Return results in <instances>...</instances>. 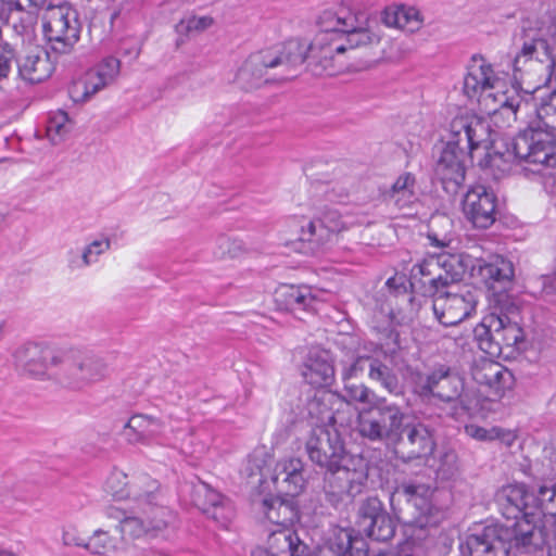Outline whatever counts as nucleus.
<instances>
[{"label":"nucleus","mask_w":556,"mask_h":556,"mask_svg":"<svg viewBox=\"0 0 556 556\" xmlns=\"http://www.w3.org/2000/svg\"><path fill=\"white\" fill-rule=\"evenodd\" d=\"M320 31L307 46V68L313 75H337L344 68V53L350 49L376 46L382 37L376 16L343 1L336 10L319 16Z\"/></svg>","instance_id":"obj_1"},{"label":"nucleus","mask_w":556,"mask_h":556,"mask_svg":"<svg viewBox=\"0 0 556 556\" xmlns=\"http://www.w3.org/2000/svg\"><path fill=\"white\" fill-rule=\"evenodd\" d=\"M305 451L312 463L325 469L324 492L333 506L363 492L368 480V463L345 450L336 429L312 427L305 440Z\"/></svg>","instance_id":"obj_2"},{"label":"nucleus","mask_w":556,"mask_h":556,"mask_svg":"<svg viewBox=\"0 0 556 556\" xmlns=\"http://www.w3.org/2000/svg\"><path fill=\"white\" fill-rule=\"evenodd\" d=\"M354 181L350 177H336L329 181L316 180L312 184V205L314 216L300 228L298 241L306 253L315 254L327 248L333 238L348 230L351 225L349 216L341 215L329 203H342L351 194Z\"/></svg>","instance_id":"obj_3"},{"label":"nucleus","mask_w":556,"mask_h":556,"mask_svg":"<svg viewBox=\"0 0 556 556\" xmlns=\"http://www.w3.org/2000/svg\"><path fill=\"white\" fill-rule=\"evenodd\" d=\"M329 549L337 556H368V543L353 530L339 529L329 540ZM251 556H320L300 539L292 527L271 528L266 546L256 547Z\"/></svg>","instance_id":"obj_4"},{"label":"nucleus","mask_w":556,"mask_h":556,"mask_svg":"<svg viewBox=\"0 0 556 556\" xmlns=\"http://www.w3.org/2000/svg\"><path fill=\"white\" fill-rule=\"evenodd\" d=\"M515 161L527 162L536 166H556V146L551 144V137L543 131L525 129L513 140L510 148L493 152L488 151L480 166L490 169L495 179L508 174Z\"/></svg>","instance_id":"obj_5"},{"label":"nucleus","mask_w":556,"mask_h":556,"mask_svg":"<svg viewBox=\"0 0 556 556\" xmlns=\"http://www.w3.org/2000/svg\"><path fill=\"white\" fill-rule=\"evenodd\" d=\"M307 46L299 40H289L278 53L265 51L249 56L238 73V80L247 89L261 87L271 80L268 70L280 68L279 79L285 80L307 62Z\"/></svg>","instance_id":"obj_6"},{"label":"nucleus","mask_w":556,"mask_h":556,"mask_svg":"<svg viewBox=\"0 0 556 556\" xmlns=\"http://www.w3.org/2000/svg\"><path fill=\"white\" fill-rule=\"evenodd\" d=\"M494 101L498 106L493 110L494 117L507 115L508 118L516 122L518 113L533 108L539 119L536 127H528L535 131H543L549 135L551 144L554 143V131H556V91H549L548 88L539 86L533 91H525L521 94L514 89L511 94L502 93L494 96Z\"/></svg>","instance_id":"obj_7"},{"label":"nucleus","mask_w":556,"mask_h":556,"mask_svg":"<svg viewBox=\"0 0 556 556\" xmlns=\"http://www.w3.org/2000/svg\"><path fill=\"white\" fill-rule=\"evenodd\" d=\"M408 420L404 404L378 397L372 406L363 408L356 418V432L370 442L394 443Z\"/></svg>","instance_id":"obj_8"},{"label":"nucleus","mask_w":556,"mask_h":556,"mask_svg":"<svg viewBox=\"0 0 556 556\" xmlns=\"http://www.w3.org/2000/svg\"><path fill=\"white\" fill-rule=\"evenodd\" d=\"M415 393L422 400L435 397L451 405L453 414L469 409L468 395L465 392L463 377L450 367L441 365L426 376H419L415 383Z\"/></svg>","instance_id":"obj_9"},{"label":"nucleus","mask_w":556,"mask_h":556,"mask_svg":"<svg viewBox=\"0 0 556 556\" xmlns=\"http://www.w3.org/2000/svg\"><path fill=\"white\" fill-rule=\"evenodd\" d=\"M56 382L72 391H84L103 381L109 374L105 359L92 353H62Z\"/></svg>","instance_id":"obj_10"},{"label":"nucleus","mask_w":556,"mask_h":556,"mask_svg":"<svg viewBox=\"0 0 556 556\" xmlns=\"http://www.w3.org/2000/svg\"><path fill=\"white\" fill-rule=\"evenodd\" d=\"M475 340L479 349L491 357L511 353L513 349L523 340V331L517 321L506 314L490 313L473 329Z\"/></svg>","instance_id":"obj_11"},{"label":"nucleus","mask_w":556,"mask_h":556,"mask_svg":"<svg viewBox=\"0 0 556 556\" xmlns=\"http://www.w3.org/2000/svg\"><path fill=\"white\" fill-rule=\"evenodd\" d=\"M390 505L397 520L409 526L426 528L432 523L430 488L403 482L390 495Z\"/></svg>","instance_id":"obj_12"},{"label":"nucleus","mask_w":556,"mask_h":556,"mask_svg":"<svg viewBox=\"0 0 556 556\" xmlns=\"http://www.w3.org/2000/svg\"><path fill=\"white\" fill-rule=\"evenodd\" d=\"M43 31L55 52L70 53L80 37L79 13L68 4L49 7L43 16Z\"/></svg>","instance_id":"obj_13"},{"label":"nucleus","mask_w":556,"mask_h":556,"mask_svg":"<svg viewBox=\"0 0 556 556\" xmlns=\"http://www.w3.org/2000/svg\"><path fill=\"white\" fill-rule=\"evenodd\" d=\"M168 517L170 511L165 506H160L156 511L141 509L139 515L128 514L116 526L125 549L159 536L167 528Z\"/></svg>","instance_id":"obj_14"},{"label":"nucleus","mask_w":556,"mask_h":556,"mask_svg":"<svg viewBox=\"0 0 556 556\" xmlns=\"http://www.w3.org/2000/svg\"><path fill=\"white\" fill-rule=\"evenodd\" d=\"M478 303L475 291L463 288L458 291L437 292L433 294L432 309L437 320L445 326H455L470 317Z\"/></svg>","instance_id":"obj_15"},{"label":"nucleus","mask_w":556,"mask_h":556,"mask_svg":"<svg viewBox=\"0 0 556 556\" xmlns=\"http://www.w3.org/2000/svg\"><path fill=\"white\" fill-rule=\"evenodd\" d=\"M468 153L464 147L447 141L434 166V175L442 188L450 195H455L462 188L466 177L465 162Z\"/></svg>","instance_id":"obj_16"},{"label":"nucleus","mask_w":556,"mask_h":556,"mask_svg":"<svg viewBox=\"0 0 556 556\" xmlns=\"http://www.w3.org/2000/svg\"><path fill=\"white\" fill-rule=\"evenodd\" d=\"M405 430L393 443L396 455L404 460L424 458L435 447L433 428L424 421L406 422Z\"/></svg>","instance_id":"obj_17"},{"label":"nucleus","mask_w":556,"mask_h":556,"mask_svg":"<svg viewBox=\"0 0 556 556\" xmlns=\"http://www.w3.org/2000/svg\"><path fill=\"white\" fill-rule=\"evenodd\" d=\"M61 355L43 344L27 342L15 350L13 357L16 368L23 375L40 378L50 367L60 366Z\"/></svg>","instance_id":"obj_18"},{"label":"nucleus","mask_w":556,"mask_h":556,"mask_svg":"<svg viewBox=\"0 0 556 556\" xmlns=\"http://www.w3.org/2000/svg\"><path fill=\"white\" fill-rule=\"evenodd\" d=\"M509 530L501 526H486L466 536L460 545L468 556H506L509 554Z\"/></svg>","instance_id":"obj_19"},{"label":"nucleus","mask_w":556,"mask_h":556,"mask_svg":"<svg viewBox=\"0 0 556 556\" xmlns=\"http://www.w3.org/2000/svg\"><path fill=\"white\" fill-rule=\"evenodd\" d=\"M452 143L464 147V151L471 153L482 147L490 150L493 140L491 138L490 125L486 121L479 117H456L451 123Z\"/></svg>","instance_id":"obj_20"},{"label":"nucleus","mask_w":556,"mask_h":556,"mask_svg":"<svg viewBox=\"0 0 556 556\" xmlns=\"http://www.w3.org/2000/svg\"><path fill=\"white\" fill-rule=\"evenodd\" d=\"M119 73V61L115 58L104 59L96 70L88 72L84 78L74 81L70 97L74 102H84L98 91L112 84Z\"/></svg>","instance_id":"obj_21"},{"label":"nucleus","mask_w":556,"mask_h":556,"mask_svg":"<svg viewBox=\"0 0 556 556\" xmlns=\"http://www.w3.org/2000/svg\"><path fill=\"white\" fill-rule=\"evenodd\" d=\"M463 211L475 227L485 229L495 222L496 197L482 185L471 187L464 197Z\"/></svg>","instance_id":"obj_22"},{"label":"nucleus","mask_w":556,"mask_h":556,"mask_svg":"<svg viewBox=\"0 0 556 556\" xmlns=\"http://www.w3.org/2000/svg\"><path fill=\"white\" fill-rule=\"evenodd\" d=\"M533 513H523L516 519L513 528L506 527L509 530V553L513 549L530 553L549 543L548 534L533 521Z\"/></svg>","instance_id":"obj_23"},{"label":"nucleus","mask_w":556,"mask_h":556,"mask_svg":"<svg viewBox=\"0 0 556 556\" xmlns=\"http://www.w3.org/2000/svg\"><path fill=\"white\" fill-rule=\"evenodd\" d=\"M472 379L485 388L488 396L501 397L511 380L510 371L497 362L481 357L471 367Z\"/></svg>","instance_id":"obj_24"},{"label":"nucleus","mask_w":556,"mask_h":556,"mask_svg":"<svg viewBox=\"0 0 556 556\" xmlns=\"http://www.w3.org/2000/svg\"><path fill=\"white\" fill-rule=\"evenodd\" d=\"M500 79L496 77L493 67L481 55H473L464 78V92L469 99L479 100L488 92V98L493 97L489 91L496 88Z\"/></svg>","instance_id":"obj_25"},{"label":"nucleus","mask_w":556,"mask_h":556,"mask_svg":"<svg viewBox=\"0 0 556 556\" xmlns=\"http://www.w3.org/2000/svg\"><path fill=\"white\" fill-rule=\"evenodd\" d=\"M496 502L503 516L507 519H517L529 508H540L539 485L529 493L523 484H509L503 486L496 494Z\"/></svg>","instance_id":"obj_26"},{"label":"nucleus","mask_w":556,"mask_h":556,"mask_svg":"<svg viewBox=\"0 0 556 556\" xmlns=\"http://www.w3.org/2000/svg\"><path fill=\"white\" fill-rule=\"evenodd\" d=\"M273 482L279 491L289 496L300 494L306 482L302 459L292 457L278 462L274 469Z\"/></svg>","instance_id":"obj_27"},{"label":"nucleus","mask_w":556,"mask_h":556,"mask_svg":"<svg viewBox=\"0 0 556 556\" xmlns=\"http://www.w3.org/2000/svg\"><path fill=\"white\" fill-rule=\"evenodd\" d=\"M127 498L136 502L140 509L156 511L163 506L160 483L143 472L130 477Z\"/></svg>","instance_id":"obj_28"},{"label":"nucleus","mask_w":556,"mask_h":556,"mask_svg":"<svg viewBox=\"0 0 556 556\" xmlns=\"http://www.w3.org/2000/svg\"><path fill=\"white\" fill-rule=\"evenodd\" d=\"M17 65L21 77L31 84L46 80L53 72V64L48 52L38 47L21 56Z\"/></svg>","instance_id":"obj_29"},{"label":"nucleus","mask_w":556,"mask_h":556,"mask_svg":"<svg viewBox=\"0 0 556 556\" xmlns=\"http://www.w3.org/2000/svg\"><path fill=\"white\" fill-rule=\"evenodd\" d=\"M164 424L161 419L136 414L125 425L123 435L130 444H149L163 430Z\"/></svg>","instance_id":"obj_30"},{"label":"nucleus","mask_w":556,"mask_h":556,"mask_svg":"<svg viewBox=\"0 0 556 556\" xmlns=\"http://www.w3.org/2000/svg\"><path fill=\"white\" fill-rule=\"evenodd\" d=\"M302 376L314 388L330 384L334 376V369L328 359V355L325 352H311L303 365Z\"/></svg>","instance_id":"obj_31"},{"label":"nucleus","mask_w":556,"mask_h":556,"mask_svg":"<svg viewBox=\"0 0 556 556\" xmlns=\"http://www.w3.org/2000/svg\"><path fill=\"white\" fill-rule=\"evenodd\" d=\"M326 395L324 391L309 389L305 394L303 407H298L299 418L311 420L313 427L324 426L325 421L332 420L333 416L326 402Z\"/></svg>","instance_id":"obj_32"},{"label":"nucleus","mask_w":556,"mask_h":556,"mask_svg":"<svg viewBox=\"0 0 556 556\" xmlns=\"http://www.w3.org/2000/svg\"><path fill=\"white\" fill-rule=\"evenodd\" d=\"M262 510L273 528L292 527L299 520L298 509L291 500L265 497L262 501Z\"/></svg>","instance_id":"obj_33"},{"label":"nucleus","mask_w":556,"mask_h":556,"mask_svg":"<svg viewBox=\"0 0 556 556\" xmlns=\"http://www.w3.org/2000/svg\"><path fill=\"white\" fill-rule=\"evenodd\" d=\"M416 179L410 173L397 177L393 185L382 192L383 201L399 208L410 206L416 200Z\"/></svg>","instance_id":"obj_34"},{"label":"nucleus","mask_w":556,"mask_h":556,"mask_svg":"<svg viewBox=\"0 0 556 556\" xmlns=\"http://www.w3.org/2000/svg\"><path fill=\"white\" fill-rule=\"evenodd\" d=\"M479 273L490 287L494 288L495 283L505 287L514 278V265L502 255H492L479 264Z\"/></svg>","instance_id":"obj_35"},{"label":"nucleus","mask_w":556,"mask_h":556,"mask_svg":"<svg viewBox=\"0 0 556 556\" xmlns=\"http://www.w3.org/2000/svg\"><path fill=\"white\" fill-rule=\"evenodd\" d=\"M434 255L425 258L412 268V285L425 288V292L435 294L442 287V270Z\"/></svg>","instance_id":"obj_36"},{"label":"nucleus","mask_w":556,"mask_h":556,"mask_svg":"<svg viewBox=\"0 0 556 556\" xmlns=\"http://www.w3.org/2000/svg\"><path fill=\"white\" fill-rule=\"evenodd\" d=\"M368 378L370 381L379 383L380 387L390 394H394L396 396L404 394L395 372L377 357L372 356Z\"/></svg>","instance_id":"obj_37"},{"label":"nucleus","mask_w":556,"mask_h":556,"mask_svg":"<svg viewBox=\"0 0 556 556\" xmlns=\"http://www.w3.org/2000/svg\"><path fill=\"white\" fill-rule=\"evenodd\" d=\"M276 301L283 305L286 309L295 311L307 308L314 301V298L306 287L285 285L276 291Z\"/></svg>","instance_id":"obj_38"},{"label":"nucleus","mask_w":556,"mask_h":556,"mask_svg":"<svg viewBox=\"0 0 556 556\" xmlns=\"http://www.w3.org/2000/svg\"><path fill=\"white\" fill-rule=\"evenodd\" d=\"M434 257L442 270L441 286L447 287L450 283L460 280L465 275L467 266L460 254L442 253Z\"/></svg>","instance_id":"obj_39"},{"label":"nucleus","mask_w":556,"mask_h":556,"mask_svg":"<svg viewBox=\"0 0 556 556\" xmlns=\"http://www.w3.org/2000/svg\"><path fill=\"white\" fill-rule=\"evenodd\" d=\"M250 252V247H248L242 240L220 235L216 239L213 253L217 260H236L249 254Z\"/></svg>","instance_id":"obj_40"},{"label":"nucleus","mask_w":556,"mask_h":556,"mask_svg":"<svg viewBox=\"0 0 556 556\" xmlns=\"http://www.w3.org/2000/svg\"><path fill=\"white\" fill-rule=\"evenodd\" d=\"M362 530L367 534V536L376 541L386 542L394 536L395 523L389 513L384 510Z\"/></svg>","instance_id":"obj_41"},{"label":"nucleus","mask_w":556,"mask_h":556,"mask_svg":"<svg viewBox=\"0 0 556 556\" xmlns=\"http://www.w3.org/2000/svg\"><path fill=\"white\" fill-rule=\"evenodd\" d=\"M84 547L97 555H108L110 553L125 549L121 541L117 542L114 538L109 535L106 531L101 529L93 532L92 536L88 542H86Z\"/></svg>","instance_id":"obj_42"},{"label":"nucleus","mask_w":556,"mask_h":556,"mask_svg":"<svg viewBox=\"0 0 556 556\" xmlns=\"http://www.w3.org/2000/svg\"><path fill=\"white\" fill-rule=\"evenodd\" d=\"M73 128V122L64 111H58L50 115L47 124V136L53 144L64 140Z\"/></svg>","instance_id":"obj_43"},{"label":"nucleus","mask_w":556,"mask_h":556,"mask_svg":"<svg viewBox=\"0 0 556 556\" xmlns=\"http://www.w3.org/2000/svg\"><path fill=\"white\" fill-rule=\"evenodd\" d=\"M539 49L546 50V42L536 36H531L530 34H525L523 42L520 51L515 55L514 59V70L515 72L521 71L522 66L532 61V59L538 53Z\"/></svg>","instance_id":"obj_44"},{"label":"nucleus","mask_w":556,"mask_h":556,"mask_svg":"<svg viewBox=\"0 0 556 556\" xmlns=\"http://www.w3.org/2000/svg\"><path fill=\"white\" fill-rule=\"evenodd\" d=\"M466 433L479 441H493L501 440L507 445H510L515 437L508 430H504L500 427L483 428L476 425H469L465 428Z\"/></svg>","instance_id":"obj_45"},{"label":"nucleus","mask_w":556,"mask_h":556,"mask_svg":"<svg viewBox=\"0 0 556 556\" xmlns=\"http://www.w3.org/2000/svg\"><path fill=\"white\" fill-rule=\"evenodd\" d=\"M224 496L212 489L208 484L201 482L193 490V503L204 514H210L214 505L222 503Z\"/></svg>","instance_id":"obj_46"},{"label":"nucleus","mask_w":556,"mask_h":556,"mask_svg":"<svg viewBox=\"0 0 556 556\" xmlns=\"http://www.w3.org/2000/svg\"><path fill=\"white\" fill-rule=\"evenodd\" d=\"M384 510L383 503L377 496H368L358 505L356 523L364 529Z\"/></svg>","instance_id":"obj_47"},{"label":"nucleus","mask_w":556,"mask_h":556,"mask_svg":"<svg viewBox=\"0 0 556 556\" xmlns=\"http://www.w3.org/2000/svg\"><path fill=\"white\" fill-rule=\"evenodd\" d=\"M130 479L122 470H113L105 481V491L116 500H126Z\"/></svg>","instance_id":"obj_48"},{"label":"nucleus","mask_w":556,"mask_h":556,"mask_svg":"<svg viewBox=\"0 0 556 556\" xmlns=\"http://www.w3.org/2000/svg\"><path fill=\"white\" fill-rule=\"evenodd\" d=\"M540 509L556 518V481L545 480L539 484Z\"/></svg>","instance_id":"obj_49"},{"label":"nucleus","mask_w":556,"mask_h":556,"mask_svg":"<svg viewBox=\"0 0 556 556\" xmlns=\"http://www.w3.org/2000/svg\"><path fill=\"white\" fill-rule=\"evenodd\" d=\"M343 399L352 404H367L370 401V397L374 396V391L370 390L367 386L356 381H343Z\"/></svg>","instance_id":"obj_50"},{"label":"nucleus","mask_w":556,"mask_h":556,"mask_svg":"<svg viewBox=\"0 0 556 556\" xmlns=\"http://www.w3.org/2000/svg\"><path fill=\"white\" fill-rule=\"evenodd\" d=\"M437 475L442 479H451L458 472V457L457 454L452 451H445L441 453L439 457V465L437 466Z\"/></svg>","instance_id":"obj_51"},{"label":"nucleus","mask_w":556,"mask_h":556,"mask_svg":"<svg viewBox=\"0 0 556 556\" xmlns=\"http://www.w3.org/2000/svg\"><path fill=\"white\" fill-rule=\"evenodd\" d=\"M372 356H358L350 365L345 366L342 370L343 381H354L365 371L369 372Z\"/></svg>","instance_id":"obj_52"},{"label":"nucleus","mask_w":556,"mask_h":556,"mask_svg":"<svg viewBox=\"0 0 556 556\" xmlns=\"http://www.w3.org/2000/svg\"><path fill=\"white\" fill-rule=\"evenodd\" d=\"M111 247V242L109 239L103 240H94L88 245H86L83 250V264H86L87 267L91 264L96 263L101 254L108 251Z\"/></svg>","instance_id":"obj_53"},{"label":"nucleus","mask_w":556,"mask_h":556,"mask_svg":"<svg viewBox=\"0 0 556 556\" xmlns=\"http://www.w3.org/2000/svg\"><path fill=\"white\" fill-rule=\"evenodd\" d=\"M214 21L211 16H190L180 22V30H185L188 35L199 34L213 25Z\"/></svg>","instance_id":"obj_54"},{"label":"nucleus","mask_w":556,"mask_h":556,"mask_svg":"<svg viewBox=\"0 0 556 556\" xmlns=\"http://www.w3.org/2000/svg\"><path fill=\"white\" fill-rule=\"evenodd\" d=\"M206 515L226 528L233 517V508L230 502L224 497L222 503L214 505L211 513Z\"/></svg>","instance_id":"obj_55"},{"label":"nucleus","mask_w":556,"mask_h":556,"mask_svg":"<svg viewBox=\"0 0 556 556\" xmlns=\"http://www.w3.org/2000/svg\"><path fill=\"white\" fill-rule=\"evenodd\" d=\"M533 287H540V294L548 296L556 293V271L553 275H546L538 278Z\"/></svg>","instance_id":"obj_56"},{"label":"nucleus","mask_w":556,"mask_h":556,"mask_svg":"<svg viewBox=\"0 0 556 556\" xmlns=\"http://www.w3.org/2000/svg\"><path fill=\"white\" fill-rule=\"evenodd\" d=\"M403 16L404 13L400 11V8H388L382 13V22L388 27H395L401 29V27H403L401 24Z\"/></svg>","instance_id":"obj_57"},{"label":"nucleus","mask_w":556,"mask_h":556,"mask_svg":"<svg viewBox=\"0 0 556 556\" xmlns=\"http://www.w3.org/2000/svg\"><path fill=\"white\" fill-rule=\"evenodd\" d=\"M400 11L404 13L403 20L401 21L403 27L401 29H405L408 31H414L416 28L419 27V21L417 18V12L413 9H404L400 8Z\"/></svg>","instance_id":"obj_58"},{"label":"nucleus","mask_w":556,"mask_h":556,"mask_svg":"<svg viewBox=\"0 0 556 556\" xmlns=\"http://www.w3.org/2000/svg\"><path fill=\"white\" fill-rule=\"evenodd\" d=\"M13 54L11 51H5L0 54V79L7 78L12 65Z\"/></svg>","instance_id":"obj_59"},{"label":"nucleus","mask_w":556,"mask_h":556,"mask_svg":"<svg viewBox=\"0 0 556 556\" xmlns=\"http://www.w3.org/2000/svg\"><path fill=\"white\" fill-rule=\"evenodd\" d=\"M67 264L71 269L86 268L87 265L83 264V253L76 250H70L67 252Z\"/></svg>","instance_id":"obj_60"},{"label":"nucleus","mask_w":556,"mask_h":556,"mask_svg":"<svg viewBox=\"0 0 556 556\" xmlns=\"http://www.w3.org/2000/svg\"><path fill=\"white\" fill-rule=\"evenodd\" d=\"M128 513L118 508V507H115V506H110L105 509V516L109 518V519H113V520H116L118 523H121L123 521V519H125L127 517Z\"/></svg>","instance_id":"obj_61"},{"label":"nucleus","mask_w":556,"mask_h":556,"mask_svg":"<svg viewBox=\"0 0 556 556\" xmlns=\"http://www.w3.org/2000/svg\"><path fill=\"white\" fill-rule=\"evenodd\" d=\"M63 543L65 545H76V546H83L86 544L84 542V540L79 539V538H76L73 533L68 532V531H65L63 533Z\"/></svg>","instance_id":"obj_62"},{"label":"nucleus","mask_w":556,"mask_h":556,"mask_svg":"<svg viewBox=\"0 0 556 556\" xmlns=\"http://www.w3.org/2000/svg\"><path fill=\"white\" fill-rule=\"evenodd\" d=\"M376 556H413V547L410 544H406L397 553L386 552Z\"/></svg>","instance_id":"obj_63"},{"label":"nucleus","mask_w":556,"mask_h":556,"mask_svg":"<svg viewBox=\"0 0 556 556\" xmlns=\"http://www.w3.org/2000/svg\"><path fill=\"white\" fill-rule=\"evenodd\" d=\"M14 0H0V20L8 17Z\"/></svg>","instance_id":"obj_64"}]
</instances>
